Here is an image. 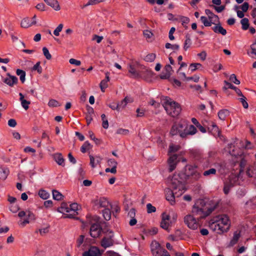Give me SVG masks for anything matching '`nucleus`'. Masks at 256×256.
I'll return each mask as SVG.
<instances>
[{
  "instance_id": "1",
  "label": "nucleus",
  "mask_w": 256,
  "mask_h": 256,
  "mask_svg": "<svg viewBox=\"0 0 256 256\" xmlns=\"http://www.w3.org/2000/svg\"><path fill=\"white\" fill-rule=\"evenodd\" d=\"M215 208L216 206L206 205L203 200H198L192 207V215H187L184 217V222L190 228L196 230L198 227L197 220L208 216Z\"/></svg>"
},
{
  "instance_id": "2",
  "label": "nucleus",
  "mask_w": 256,
  "mask_h": 256,
  "mask_svg": "<svg viewBox=\"0 0 256 256\" xmlns=\"http://www.w3.org/2000/svg\"><path fill=\"white\" fill-rule=\"evenodd\" d=\"M178 175H174L168 180L170 188L165 189L166 198L172 205L175 202V197L180 196L186 190L185 186L182 180H179Z\"/></svg>"
},
{
  "instance_id": "3",
  "label": "nucleus",
  "mask_w": 256,
  "mask_h": 256,
  "mask_svg": "<svg viewBox=\"0 0 256 256\" xmlns=\"http://www.w3.org/2000/svg\"><path fill=\"white\" fill-rule=\"evenodd\" d=\"M230 226L229 219L226 214L218 215L214 217L210 220V228L218 234L228 232Z\"/></svg>"
},
{
  "instance_id": "4",
  "label": "nucleus",
  "mask_w": 256,
  "mask_h": 256,
  "mask_svg": "<svg viewBox=\"0 0 256 256\" xmlns=\"http://www.w3.org/2000/svg\"><path fill=\"white\" fill-rule=\"evenodd\" d=\"M180 146L178 145L170 144L169 146L168 154L169 158L168 160V170L170 172H172L176 168L178 163L180 162V158H178V154H173L178 152Z\"/></svg>"
},
{
  "instance_id": "5",
  "label": "nucleus",
  "mask_w": 256,
  "mask_h": 256,
  "mask_svg": "<svg viewBox=\"0 0 256 256\" xmlns=\"http://www.w3.org/2000/svg\"><path fill=\"white\" fill-rule=\"evenodd\" d=\"M233 147H234V146L232 144H228V148H229V152L230 154L236 157V160L234 162V166H233V170H235V167L236 169H238V172H235V175H238V174H240L244 170V167L246 165V160L244 159L243 154L242 153L240 154H238V156H236V154L234 152V150H231Z\"/></svg>"
},
{
  "instance_id": "6",
  "label": "nucleus",
  "mask_w": 256,
  "mask_h": 256,
  "mask_svg": "<svg viewBox=\"0 0 256 256\" xmlns=\"http://www.w3.org/2000/svg\"><path fill=\"white\" fill-rule=\"evenodd\" d=\"M196 166L195 165H186L185 166L184 172V174H178L180 177L178 178L179 180H182L184 184L185 182L192 176L194 180H198L200 176V172L196 170Z\"/></svg>"
},
{
  "instance_id": "7",
  "label": "nucleus",
  "mask_w": 256,
  "mask_h": 256,
  "mask_svg": "<svg viewBox=\"0 0 256 256\" xmlns=\"http://www.w3.org/2000/svg\"><path fill=\"white\" fill-rule=\"evenodd\" d=\"M162 105L167 114L172 117L178 116L181 111L180 105L168 97L166 98Z\"/></svg>"
},
{
  "instance_id": "8",
  "label": "nucleus",
  "mask_w": 256,
  "mask_h": 256,
  "mask_svg": "<svg viewBox=\"0 0 256 256\" xmlns=\"http://www.w3.org/2000/svg\"><path fill=\"white\" fill-rule=\"evenodd\" d=\"M188 124L185 120H181L178 124H174L170 130V134L172 136L176 135L179 134L180 136L182 138L186 137V130Z\"/></svg>"
},
{
  "instance_id": "9",
  "label": "nucleus",
  "mask_w": 256,
  "mask_h": 256,
  "mask_svg": "<svg viewBox=\"0 0 256 256\" xmlns=\"http://www.w3.org/2000/svg\"><path fill=\"white\" fill-rule=\"evenodd\" d=\"M161 217L162 220L160 224V227L166 230L167 232H169V226H170V224L172 223L170 216L166 212H164L162 213Z\"/></svg>"
},
{
  "instance_id": "10",
  "label": "nucleus",
  "mask_w": 256,
  "mask_h": 256,
  "mask_svg": "<svg viewBox=\"0 0 256 256\" xmlns=\"http://www.w3.org/2000/svg\"><path fill=\"white\" fill-rule=\"evenodd\" d=\"M110 234L108 236L104 237L101 240V246L104 248H106L114 245V240L112 239L114 237L113 233L110 231Z\"/></svg>"
},
{
  "instance_id": "11",
  "label": "nucleus",
  "mask_w": 256,
  "mask_h": 256,
  "mask_svg": "<svg viewBox=\"0 0 256 256\" xmlns=\"http://www.w3.org/2000/svg\"><path fill=\"white\" fill-rule=\"evenodd\" d=\"M102 230V228L100 224H93L90 228V235L94 238H96L100 235Z\"/></svg>"
},
{
  "instance_id": "12",
  "label": "nucleus",
  "mask_w": 256,
  "mask_h": 256,
  "mask_svg": "<svg viewBox=\"0 0 256 256\" xmlns=\"http://www.w3.org/2000/svg\"><path fill=\"white\" fill-rule=\"evenodd\" d=\"M238 179V177L237 176L232 175L230 177L228 181L225 182L224 188V192L225 194H228L230 188L234 186Z\"/></svg>"
},
{
  "instance_id": "13",
  "label": "nucleus",
  "mask_w": 256,
  "mask_h": 256,
  "mask_svg": "<svg viewBox=\"0 0 256 256\" xmlns=\"http://www.w3.org/2000/svg\"><path fill=\"white\" fill-rule=\"evenodd\" d=\"M164 249L156 242H152L151 245V251L153 256H160Z\"/></svg>"
},
{
  "instance_id": "14",
  "label": "nucleus",
  "mask_w": 256,
  "mask_h": 256,
  "mask_svg": "<svg viewBox=\"0 0 256 256\" xmlns=\"http://www.w3.org/2000/svg\"><path fill=\"white\" fill-rule=\"evenodd\" d=\"M8 77L4 80V82L10 86H13L18 82V79L16 76H11L9 73L7 74Z\"/></svg>"
},
{
  "instance_id": "15",
  "label": "nucleus",
  "mask_w": 256,
  "mask_h": 256,
  "mask_svg": "<svg viewBox=\"0 0 256 256\" xmlns=\"http://www.w3.org/2000/svg\"><path fill=\"white\" fill-rule=\"evenodd\" d=\"M128 72L130 73V78H138L142 77V74H143L144 72H142L141 74L138 72L136 70L135 66L134 65L130 64L128 66Z\"/></svg>"
},
{
  "instance_id": "16",
  "label": "nucleus",
  "mask_w": 256,
  "mask_h": 256,
  "mask_svg": "<svg viewBox=\"0 0 256 256\" xmlns=\"http://www.w3.org/2000/svg\"><path fill=\"white\" fill-rule=\"evenodd\" d=\"M212 30L214 32L220 34L223 36H225L226 34V30L222 26L220 23L216 24L212 28Z\"/></svg>"
},
{
  "instance_id": "17",
  "label": "nucleus",
  "mask_w": 256,
  "mask_h": 256,
  "mask_svg": "<svg viewBox=\"0 0 256 256\" xmlns=\"http://www.w3.org/2000/svg\"><path fill=\"white\" fill-rule=\"evenodd\" d=\"M240 231L235 232L234 234L233 238L230 241L228 246L229 247H231V246H234V244H236L237 243V242H238V239L240 238Z\"/></svg>"
},
{
  "instance_id": "18",
  "label": "nucleus",
  "mask_w": 256,
  "mask_h": 256,
  "mask_svg": "<svg viewBox=\"0 0 256 256\" xmlns=\"http://www.w3.org/2000/svg\"><path fill=\"white\" fill-rule=\"evenodd\" d=\"M44 2L48 6L52 7L54 10H58L60 7L58 2L56 0H44Z\"/></svg>"
},
{
  "instance_id": "19",
  "label": "nucleus",
  "mask_w": 256,
  "mask_h": 256,
  "mask_svg": "<svg viewBox=\"0 0 256 256\" xmlns=\"http://www.w3.org/2000/svg\"><path fill=\"white\" fill-rule=\"evenodd\" d=\"M36 20L30 22L28 18H24L21 22V26L24 28H28L29 26L35 24Z\"/></svg>"
},
{
  "instance_id": "20",
  "label": "nucleus",
  "mask_w": 256,
  "mask_h": 256,
  "mask_svg": "<svg viewBox=\"0 0 256 256\" xmlns=\"http://www.w3.org/2000/svg\"><path fill=\"white\" fill-rule=\"evenodd\" d=\"M208 130L213 135H218L220 133L219 129L216 124L212 122L208 126Z\"/></svg>"
},
{
  "instance_id": "21",
  "label": "nucleus",
  "mask_w": 256,
  "mask_h": 256,
  "mask_svg": "<svg viewBox=\"0 0 256 256\" xmlns=\"http://www.w3.org/2000/svg\"><path fill=\"white\" fill-rule=\"evenodd\" d=\"M9 174V170L6 167H0V179L4 180Z\"/></svg>"
},
{
  "instance_id": "22",
  "label": "nucleus",
  "mask_w": 256,
  "mask_h": 256,
  "mask_svg": "<svg viewBox=\"0 0 256 256\" xmlns=\"http://www.w3.org/2000/svg\"><path fill=\"white\" fill-rule=\"evenodd\" d=\"M54 159L56 163L62 166H64V159L62 157V154H56L54 156Z\"/></svg>"
},
{
  "instance_id": "23",
  "label": "nucleus",
  "mask_w": 256,
  "mask_h": 256,
  "mask_svg": "<svg viewBox=\"0 0 256 256\" xmlns=\"http://www.w3.org/2000/svg\"><path fill=\"white\" fill-rule=\"evenodd\" d=\"M230 114V112L226 109L220 110L218 112V116L221 120H224L226 117Z\"/></svg>"
},
{
  "instance_id": "24",
  "label": "nucleus",
  "mask_w": 256,
  "mask_h": 256,
  "mask_svg": "<svg viewBox=\"0 0 256 256\" xmlns=\"http://www.w3.org/2000/svg\"><path fill=\"white\" fill-rule=\"evenodd\" d=\"M90 164L92 168L96 166V164H99L101 160V158L100 157L96 156V158L90 155Z\"/></svg>"
},
{
  "instance_id": "25",
  "label": "nucleus",
  "mask_w": 256,
  "mask_h": 256,
  "mask_svg": "<svg viewBox=\"0 0 256 256\" xmlns=\"http://www.w3.org/2000/svg\"><path fill=\"white\" fill-rule=\"evenodd\" d=\"M248 54L252 58L256 59V42L250 46V51Z\"/></svg>"
},
{
  "instance_id": "26",
  "label": "nucleus",
  "mask_w": 256,
  "mask_h": 256,
  "mask_svg": "<svg viewBox=\"0 0 256 256\" xmlns=\"http://www.w3.org/2000/svg\"><path fill=\"white\" fill-rule=\"evenodd\" d=\"M58 212L60 213H64V212H70V207L68 206V204L66 202H62L61 206L58 209Z\"/></svg>"
},
{
  "instance_id": "27",
  "label": "nucleus",
  "mask_w": 256,
  "mask_h": 256,
  "mask_svg": "<svg viewBox=\"0 0 256 256\" xmlns=\"http://www.w3.org/2000/svg\"><path fill=\"white\" fill-rule=\"evenodd\" d=\"M186 136L188 135H193L196 133L197 132L196 128L195 126H194L193 125H190V126L188 127L187 126L186 130Z\"/></svg>"
},
{
  "instance_id": "28",
  "label": "nucleus",
  "mask_w": 256,
  "mask_h": 256,
  "mask_svg": "<svg viewBox=\"0 0 256 256\" xmlns=\"http://www.w3.org/2000/svg\"><path fill=\"white\" fill-rule=\"evenodd\" d=\"M240 24H242V28L243 30H247L249 28L250 24L248 18H243L240 20Z\"/></svg>"
},
{
  "instance_id": "29",
  "label": "nucleus",
  "mask_w": 256,
  "mask_h": 256,
  "mask_svg": "<svg viewBox=\"0 0 256 256\" xmlns=\"http://www.w3.org/2000/svg\"><path fill=\"white\" fill-rule=\"evenodd\" d=\"M88 252L92 256H99L100 255V250L96 246L91 247Z\"/></svg>"
},
{
  "instance_id": "30",
  "label": "nucleus",
  "mask_w": 256,
  "mask_h": 256,
  "mask_svg": "<svg viewBox=\"0 0 256 256\" xmlns=\"http://www.w3.org/2000/svg\"><path fill=\"white\" fill-rule=\"evenodd\" d=\"M192 44V40L190 35L186 34V40L184 41V48L185 50H186L189 48Z\"/></svg>"
},
{
  "instance_id": "31",
  "label": "nucleus",
  "mask_w": 256,
  "mask_h": 256,
  "mask_svg": "<svg viewBox=\"0 0 256 256\" xmlns=\"http://www.w3.org/2000/svg\"><path fill=\"white\" fill-rule=\"evenodd\" d=\"M98 204L100 207L106 208L108 206L109 202L106 198H101L98 200Z\"/></svg>"
},
{
  "instance_id": "32",
  "label": "nucleus",
  "mask_w": 256,
  "mask_h": 256,
  "mask_svg": "<svg viewBox=\"0 0 256 256\" xmlns=\"http://www.w3.org/2000/svg\"><path fill=\"white\" fill-rule=\"evenodd\" d=\"M38 194L40 197L44 200H46L50 196L49 193L43 189H40L39 190Z\"/></svg>"
},
{
  "instance_id": "33",
  "label": "nucleus",
  "mask_w": 256,
  "mask_h": 256,
  "mask_svg": "<svg viewBox=\"0 0 256 256\" xmlns=\"http://www.w3.org/2000/svg\"><path fill=\"white\" fill-rule=\"evenodd\" d=\"M18 76H20V78L21 82L24 83L25 81L26 72L22 70L18 69L16 72Z\"/></svg>"
},
{
  "instance_id": "34",
  "label": "nucleus",
  "mask_w": 256,
  "mask_h": 256,
  "mask_svg": "<svg viewBox=\"0 0 256 256\" xmlns=\"http://www.w3.org/2000/svg\"><path fill=\"white\" fill-rule=\"evenodd\" d=\"M206 14L208 16L210 20L212 21L214 18L216 19L217 21L218 20V17L217 15L214 14L210 10L206 9L205 10Z\"/></svg>"
},
{
  "instance_id": "35",
  "label": "nucleus",
  "mask_w": 256,
  "mask_h": 256,
  "mask_svg": "<svg viewBox=\"0 0 256 256\" xmlns=\"http://www.w3.org/2000/svg\"><path fill=\"white\" fill-rule=\"evenodd\" d=\"M52 196L53 198L56 200H60L64 197L62 194L56 190H52Z\"/></svg>"
},
{
  "instance_id": "36",
  "label": "nucleus",
  "mask_w": 256,
  "mask_h": 256,
  "mask_svg": "<svg viewBox=\"0 0 256 256\" xmlns=\"http://www.w3.org/2000/svg\"><path fill=\"white\" fill-rule=\"evenodd\" d=\"M103 216L105 220H109L111 218V212L109 208H105L102 210Z\"/></svg>"
},
{
  "instance_id": "37",
  "label": "nucleus",
  "mask_w": 256,
  "mask_h": 256,
  "mask_svg": "<svg viewBox=\"0 0 256 256\" xmlns=\"http://www.w3.org/2000/svg\"><path fill=\"white\" fill-rule=\"evenodd\" d=\"M200 20L205 26H212V24H214V22H212V20H208L207 18L204 16H202L200 17Z\"/></svg>"
},
{
  "instance_id": "38",
  "label": "nucleus",
  "mask_w": 256,
  "mask_h": 256,
  "mask_svg": "<svg viewBox=\"0 0 256 256\" xmlns=\"http://www.w3.org/2000/svg\"><path fill=\"white\" fill-rule=\"evenodd\" d=\"M156 57V55L155 54H149L144 58V60L146 62H151L154 60Z\"/></svg>"
},
{
  "instance_id": "39",
  "label": "nucleus",
  "mask_w": 256,
  "mask_h": 256,
  "mask_svg": "<svg viewBox=\"0 0 256 256\" xmlns=\"http://www.w3.org/2000/svg\"><path fill=\"white\" fill-rule=\"evenodd\" d=\"M90 144L88 141L85 142L80 148V151L82 153H85L86 150L90 149Z\"/></svg>"
},
{
  "instance_id": "40",
  "label": "nucleus",
  "mask_w": 256,
  "mask_h": 256,
  "mask_svg": "<svg viewBox=\"0 0 256 256\" xmlns=\"http://www.w3.org/2000/svg\"><path fill=\"white\" fill-rule=\"evenodd\" d=\"M216 170L215 168H212L208 170H205L203 172V175L205 176H210V175L216 174Z\"/></svg>"
},
{
  "instance_id": "41",
  "label": "nucleus",
  "mask_w": 256,
  "mask_h": 256,
  "mask_svg": "<svg viewBox=\"0 0 256 256\" xmlns=\"http://www.w3.org/2000/svg\"><path fill=\"white\" fill-rule=\"evenodd\" d=\"M224 86L223 87V90L224 91H225L226 92H227L226 90L228 88H230V89H232L234 90V88H236L235 86H234L232 84L228 82L226 80H224Z\"/></svg>"
},
{
  "instance_id": "42",
  "label": "nucleus",
  "mask_w": 256,
  "mask_h": 256,
  "mask_svg": "<svg viewBox=\"0 0 256 256\" xmlns=\"http://www.w3.org/2000/svg\"><path fill=\"white\" fill-rule=\"evenodd\" d=\"M200 66H202V64L200 63H192L190 64V69L193 72L199 68Z\"/></svg>"
},
{
  "instance_id": "43",
  "label": "nucleus",
  "mask_w": 256,
  "mask_h": 256,
  "mask_svg": "<svg viewBox=\"0 0 256 256\" xmlns=\"http://www.w3.org/2000/svg\"><path fill=\"white\" fill-rule=\"evenodd\" d=\"M42 52L44 55L45 56L47 60H50L52 58V56L49 52L48 49L46 47H44L42 48Z\"/></svg>"
},
{
  "instance_id": "44",
  "label": "nucleus",
  "mask_w": 256,
  "mask_h": 256,
  "mask_svg": "<svg viewBox=\"0 0 256 256\" xmlns=\"http://www.w3.org/2000/svg\"><path fill=\"white\" fill-rule=\"evenodd\" d=\"M147 212L148 214L154 212L156 211V208L150 203L146 204Z\"/></svg>"
},
{
  "instance_id": "45",
  "label": "nucleus",
  "mask_w": 256,
  "mask_h": 256,
  "mask_svg": "<svg viewBox=\"0 0 256 256\" xmlns=\"http://www.w3.org/2000/svg\"><path fill=\"white\" fill-rule=\"evenodd\" d=\"M117 164V162L114 159L110 158L108 160V165L109 166L116 168Z\"/></svg>"
},
{
  "instance_id": "46",
  "label": "nucleus",
  "mask_w": 256,
  "mask_h": 256,
  "mask_svg": "<svg viewBox=\"0 0 256 256\" xmlns=\"http://www.w3.org/2000/svg\"><path fill=\"white\" fill-rule=\"evenodd\" d=\"M165 47L166 48H172V50H178L180 48V46L178 44H172L170 43H166L165 45Z\"/></svg>"
},
{
  "instance_id": "47",
  "label": "nucleus",
  "mask_w": 256,
  "mask_h": 256,
  "mask_svg": "<svg viewBox=\"0 0 256 256\" xmlns=\"http://www.w3.org/2000/svg\"><path fill=\"white\" fill-rule=\"evenodd\" d=\"M48 105L50 107H57L60 106L59 102L57 100L53 99L50 100L49 101Z\"/></svg>"
},
{
  "instance_id": "48",
  "label": "nucleus",
  "mask_w": 256,
  "mask_h": 256,
  "mask_svg": "<svg viewBox=\"0 0 256 256\" xmlns=\"http://www.w3.org/2000/svg\"><path fill=\"white\" fill-rule=\"evenodd\" d=\"M230 80L236 84H240V81L236 78V76L234 74H232L230 76Z\"/></svg>"
},
{
  "instance_id": "49",
  "label": "nucleus",
  "mask_w": 256,
  "mask_h": 256,
  "mask_svg": "<svg viewBox=\"0 0 256 256\" xmlns=\"http://www.w3.org/2000/svg\"><path fill=\"white\" fill-rule=\"evenodd\" d=\"M40 62L36 63L32 68V70H37L38 72L41 74L42 72V68L40 66Z\"/></svg>"
},
{
  "instance_id": "50",
  "label": "nucleus",
  "mask_w": 256,
  "mask_h": 256,
  "mask_svg": "<svg viewBox=\"0 0 256 256\" xmlns=\"http://www.w3.org/2000/svg\"><path fill=\"white\" fill-rule=\"evenodd\" d=\"M21 102V104H22V108L26 110H27L28 108H29V104H30V101H28L26 100H24L20 102Z\"/></svg>"
},
{
  "instance_id": "51",
  "label": "nucleus",
  "mask_w": 256,
  "mask_h": 256,
  "mask_svg": "<svg viewBox=\"0 0 256 256\" xmlns=\"http://www.w3.org/2000/svg\"><path fill=\"white\" fill-rule=\"evenodd\" d=\"M62 28L63 24H60L54 31V34L56 36H58L60 34V32L62 31Z\"/></svg>"
},
{
  "instance_id": "52",
  "label": "nucleus",
  "mask_w": 256,
  "mask_h": 256,
  "mask_svg": "<svg viewBox=\"0 0 256 256\" xmlns=\"http://www.w3.org/2000/svg\"><path fill=\"white\" fill-rule=\"evenodd\" d=\"M110 80L109 73L106 74V78L102 80L100 83V85H104L108 86L107 82Z\"/></svg>"
},
{
  "instance_id": "53",
  "label": "nucleus",
  "mask_w": 256,
  "mask_h": 256,
  "mask_svg": "<svg viewBox=\"0 0 256 256\" xmlns=\"http://www.w3.org/2000/svg\"><path fill=\"white\" fill-rule=\"evenodd\" d=\"M84 235H80L79 236V238L77 240V242H76L77 247L79 248L80 246L84 242Z\"/></svg>"
},
{
  "instance_id": "54",
  "label": "nucleus",
  "mask_w": 256,
  "mask_h": 256,
  "mask_svg": "<svg viewBox=\"0 0 256 256\" xmlns=\"http://www.w3.org/2000/svg\"><path fill=\"white\" fill-rule=\"evenodd\" d=\"M246 98L244 96V97H242L239 98L240 101L242 104V106L244 108H247L248 106V102L246 100Z\"/></svg>"
},
{
  "instance_id": "55",
  "label": "nucleus",
  "mask_w": 256,
  "mask_h": 256,
  "mask_svg": "<svg viewBox=\"0 0 256 256\" xmlns=\"http://www.w3.org/2000/svg\"><path fill=\"white\" fill-rule=\"evenodd\" d=\"M128 132L129 130H128L124 128H119L116 131V134L123 135L128 134Z\"/></svg>"
},
{
  "instance_id": "56",
  "label": "nucleus",
  "mask_w": 256,
  "mask_h": 256,
  "mask_svg": "<svg viewBox=\"0 0 256 256\" xmlns=\"http://www.w3.org/2000/svg\"><path fill=\"white\" fill-rule=\"evenodd\" d=\"M176 30V28L174 27L171 28L168 34V37L170 40H172L174 39V36H173L174 33Z\"/></svg>"
},
{
  "instance_id": "57",
  "label": "nucleus",
  "mask_w": 256,
  "mask_h": 256,
  "mask_svg": "<svg viewBox=\"0 0 256 256\" xmlns=\"http://www.w3.org/2000/svg\"><path fill=\"white\" fill-rule=\"evenodd\" d=\"M26 217L30 220H34L36 218L34 214L30 211H27Z\"/></svg>"
},
{
  "instance_id": "58",
  "label": "nucleus",
  "mask_w": 256,
  "mask_h": 256,
  "mask_svg": "<svg viewBox=\"0 0 256 256\" xmlns=\"http://www.w3.org/2000/svg\"><path fill=\"white\" fill-rule=\"evenodd\" d=\"M70 211L72 210V211L76 212L77 210H78V205L76 203L72 204L70 206Z\"/></svg>"
},
{
  "instance_id": "59",
  "label": "nucleus",
  "mask_w": 256,
  "mask_h": 256,
  "mask_svg": "<svg viewBox=\"0 0 256 256\" xmlns=\"http://www.w3.org/2000/svg\"><path fill=\"white\" fill-rule=\"evenodd\" d=\"M8 125L10 127L14 128L16 125V122L14 119H10L8 120Z\"/></svg>"
},
{
  "instance_id": "60",
  "label": "nucleus",
  "mask_w": 256,
  "mask_h": 256,
  "mask_svg": "<svg viewBox=\"0 0 256 256\" xmlns=\"http://www.w3.org/2000/svg\"><path fill=\"white\" fill-rule=\"evenodd\" d=\"M127 99V97H126L123 100H122L120 103L118 104V106L119 110L120 108H124L126 105V100Z\"/></svg>"
},
{
  "instance_id": "61",
  "label": "nucleus",
  "mask_w": 256,
  "mask_h": 256,
  "mask_svg": "<svg viewBox=\"0 0 256 256\" xmlns=\"http://www.w3.org/2000/svg\"><path fill=\"white\" fill-rule=\"evenodd\" d=\"M249 4L248 2H244L241 6V8L243 12H246L248 10Z\"/></svg>"
},
{
  "instance_id": "62",
  "label": "nucleus",
  "mask_w": 256,
  "mask_h": 256,
  "mask_svg": "<svg viewBox=\"0 0 256 256\" xmlns=\"http://www.w3.org/2000/svg\"><path fill=\"white\" fill-rule=\"evenodd\" d=\"M69 62L70 64H75L76 66H80V62L74 58H70L69 60Z\"/></svg>"
},
{
  "instance_id": "63",
  "label": "nucleus",
  "mask_w": 256,
  "mask_h": 256,
  "mask_svg": "<svg viewBox=\"0 0 256 256\" xmlns=\"http://www.w3.org/2000/svg\"><path fill=\"white\" fill-rule=\"evenodd\" d=\"M170 74H171L170 73H168V72H166L160 75V78L161 79H163V80L168 79L170 77Z\"/></svg>"
},
{
  "instance_id": "64",
  "label": "nucleus",
  "mask_w": 256,
  "mask_h": 256,
  "mask_svg": "<svg viewBox=\"0 0 256 256\" xmlns=\"http://www.w3.org/2000/svg\"><path fill=\"white\" fill-rule=\"evenodd\" d=\"M86 110H87L86 114H90V116H92V114H94V110L93 108L89 106H87Z\"/></svg>"
}]
</instances>
